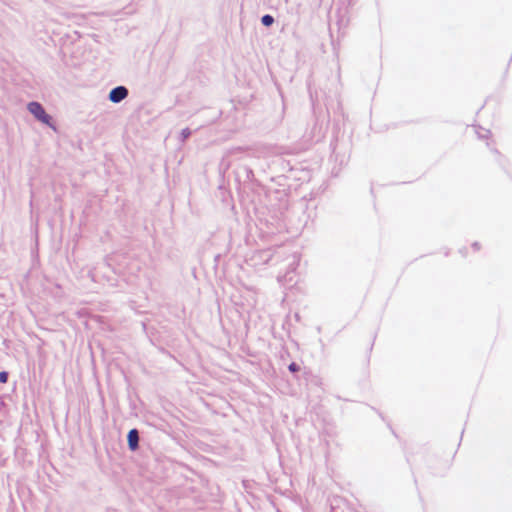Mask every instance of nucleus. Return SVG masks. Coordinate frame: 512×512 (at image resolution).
Listing matches in <instances>:
<instances>
[{
  "mask_svg": "<svg viewBox=\"0 0 512 512\" xmlns=\"http://www.w3.org/2000/svg\"><path fill=\"white\" fill-rule=\"evenodd\" d=\"M127 441L130 450L135 451L138 448L139 434L137 429L133 428L128 432Z\"/></svg>",
  "mask_w": 512,
  "mask_h": 512,
  "instance_id": "3",
  "label": "nucleus"
},
{
  "mask_svg": "<svg viewBox=\"0 0 512 512\" xmlns=\"http://www.w3.org/2000/svg\"><path fill=\"white\" fill-rule=\"evenodd\" d=\"M261 23L266 27L271 26L274 23V18L269 14H265L261 18Z\"/></svg>",
  "mask_w": 512,
  "mask_h": 512,
  "instance_id": "4",
  "label": "nucleus"
},
{
  "mask_svg": "<svg viewBox=\"0 0 512 512\" xmlns=\"http://www.w3.org/2000/svg\"><path fill=\"white\" fill-rule=\"evenodd\" d=\"M7 380H8V373L6 371H1L0 372V382L6 383Z\"/></svg>",
  "mask_w": 512,
  "mask_h": 512,
  "instance_id": "7",
  "label": "nucleus"
},
{
  "mask_svg": "<svg viewBox=\"0 0 512 512\" xmlns=\"http://www.w3.org/2000/svg\"><path fill=\"white\" fill-rule=\"evenodd\" d=\"M191 135V131L189 128H184L180 132V141L184 142Z\"/></svg>",
  "mask_w": 512,
  "mask_h": 512,
  "instance_id": "5",
  "label": "nucleus"
},
{
  "mask_svg": "<svg viewBox=\"0 0 512 512\" xmlns=\"http://www.w3.org/2000/svg\"><path fill=\"white\" fill-rule=\"evenodd\" d=\"M128 96V89L125 86H117L110 90L108 99L110 102L117 104Z\"/></svg>",
  "mask_w": 512,
  "mask_h": 512,
  "instance_id": "2",
  "label": "nucleus"
},
{
  "mask_svg": "<svg viewBox=\"0 0 512 512\" xmlns=\"http://www.w3.org/2000/svg\"><path fill=\"white\" fill-rule=\"evenodd\" d=\"M476 133L479 138H487L488 135L490 134V131L480 128L479 130H476Z\"/></svg>",
  "mask_w": 512,
  "mask_h": 512,
  "instance_id": "6",
  "label": "nucleus"
},
{
  "mask_svg": "<svg viewBox=\"0 0 512 512\" xmlns=\"http://www.w3.org/2000/svg\"><path fill=\"white\" fill-rule=\"evenodd\" d=\"M288 369H289V371H291V372H295V371H297V370H298V366H297V364H296V363H294V362H293V363H291V364L288 366Z\"/></svg>",
  "mask_w": 512,
  "mask_h": 512,
  "instance_id": "8",
  "label": "nucleus"
},
{
  "mask_svg": "<svg viewBox=\"0 0 512 512\" xmlns=\"http://www.w3.org/2000/svg\"><path fill=\"white\" fill-rule=\"evenodd\" d=\"M27 109L38 121L49 126L53 130H56L55 125L52 123L51 116L46 113L43 106L39 102H29Z\"/></svg>",
  "mask_w": 512,
  "mask_h": 512,
  "instance_id": "1",
  "label": "nucleus"
}]
</instances>
